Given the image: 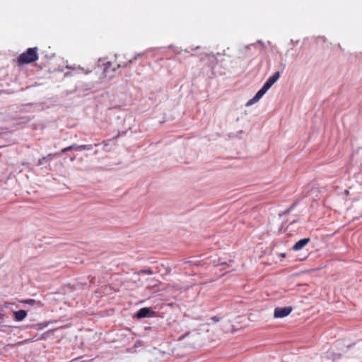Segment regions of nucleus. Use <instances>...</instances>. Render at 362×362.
<instances>
[{
    "label": "nucleus",
    "instance_id": "1",
    "mask_svg": "<svg viewBox=\"0 0 362 362\" xmlns=\"http://www.w3.org/2000/svg\"><path fill=\"white\" fill-rule=\"evenodd\" d=\"M39 58L38 49L37 47H30L21 53L15 62L17 65L21 66L24 64H31L36 62Z\"/></svg>",
    "mask_w": 362,
    "mask_h": 362
},
{
    "label": "nucleus",
    "instance_id": "2",
    "mask_svg": "<svg viewBox=\"0 0 362 362\" xmlns=\"http://www.w3.org/2000/svg\"><path fill=\"white\" fill-rule=\"evenodd\" d=\"M272 86L267 81L264 83L262 88L255 94V95L247 103V106H250L257 103Z\"/></svg>",
    "mask_w": 362,
    "mask_h": 362
},
{
    "label": "nucleus",
    "instance_id": "3",
    "mask_svg": "<svg viewBox=\"0 0 362 362\" xmlns=\"http://www.w3.org/2000/svg\"><path fill=\"white\" fill-rule=\"evenodd\" d=\"M291 306L284 308H276L274 309V317L275 318H282L288 316L292 312Z\"/></svg>",
    "mask_w": 362,
    "mask_h": 362
},
{
    "label": "nucleus",
    "instance_id": "4",
    "mask_svg": "<svg viewBox=\"0 0 362 362\" xmlns=\"http://www.w3.org/2000/svg\"><path fill=\"white\" fill-rule=\"evenodd\" d=\"M310 239L309 238H303L298 240L293 246V250L295 251L300 250L303 248L309 242Z\"/></svg>",
    "mask_w": 362,
    "mask_h": 362
},
{
    "label": "nucleus",
    "instance_id": "5",
    "mask_svg": "<svg viewBox=\"0 0 362 362\" xmlns=\"http://www.w3.org/2000/svg\"><path fill=\"white\" fill-rule=\"evenodd\" d=\"M153 311L148 308H141L136 313V317L138 318H144L146 317L149 315L150 313H152Z\"/></svg>",
    "mask_w": 362,
    "mask_h": 362
},
{
    "label": "nucleus",
    "instance_id": "6",
    "mask_svg": "<svg viewBox=\"0 0 362 362\" xmlns=\"http://www.w3.org/2000/svg\"><path fill=\"white\" fill-rule=\"evenodd\" d=\"M117 61H118V64H117V68L127 67V66H129L132 63H133L134 62H135L136 60V57H133L132 59H128L126 62H122L119 59V57H117Z\"/></svg>",
    "mask_w": 362,
    "mask_h": 362
},
{
    "label": "nucleus",
    "instance_id": "7",
    "mask_svg": "<svg viewBox=\"0 0 362 362\" xmlns=\"http://www.w3.org/2000/svg\"><path fill=\"white\" fill-rule=\"evenodd\" d=\"M13 315L16 321H22L27 316V312L24 310H20L18 311H14Z\"/></svg>",
    "mask_w": 362,
    "mask_h": 362
},
{
    "label": "nucleus",
    "instance_id": "8",
    "mask_svg": "<svg viewBox=\"0 0 362 362\" xmlns=\"http://www.w3.org/2000/svg\"><path fill=\"white\" fill-rule=\"evenodd\" d=\"M279 77H280V73L279 71H276L272 76H270L267 81L273 86L278 81Z\"/></svg>",
    "mask_w": 362,
    "mask_h": 362
},
{
    "label": "nucleus",
    "instance_id": "9",
    "mask_svg": "<svg viewBox=\"0 0 362 362\" xmlns=\"http://www.w3.org/2000/svg\"><path fill=\"white\" fill-rule=\"evenodd\" d=\"M93 148V146L91 144L80 145V146H76L77 151L92 150Z\"/></svg>",
    "mask_w": 362,
    "mask_h": 362
},
{
    "label": "nucleus",
    "instance_id": "10",
    "mask_svg": "<svg viewBox=\"0 0 362 362\" xmlns=\"http://www.w3.org/2000/svg\"><path fill=\"white\" fill-rule=\"evenodd\" d=\"M112 66V63L110 62H107L105 64V67H104V70H103V74L107 76V73L108 72V69L109 68Z\"/></svg>",
    "mask_w": 362,
    "mask_h": 362
},
{
    "label": "nucleus",
    "instance_id": "11",
    "mask_svg": "<svg viewBox=\"0 0 362 362\" xmlns=\"http://www.w3.org/2000/svg\"><path fill=\"white\" fill-rule=\"evenodd\" d=\"M76 146V144H73V145H71V146H68V147H66V148H63V149L61 151L60 153H66V152H67V151H69L73 150V149L74 148V146Z\"/></svg>",
    "mask_w": 362,
    "mask_h": 362
},
{
    "label": "nucleus",
    "instance_id": "12",
    "mask_svg": "<svg viewBox=\"0 0 362 362\" xmlns=\"http://www.w3.org/2000/svg\"><path fill=\"white\" fill-rule=\"evenodd\" d=\"M22 303L28 304L30 305H34L35 304L36 301L34 299H28V300H23Z\"/></svg>",
    "mask_w": 362,
    "mask_h": 362
},
{
    "label": "nucleus",
    "instance_id": "13",
    "mask_svg": "<svg viewBox=\"0 0 362 362\" xmlns=\"http://www.w3.org/2000/svg\"><path fill=\"white\" fill-rule=\"evenodd\" d=\"M139 274H148L151 275L153 274V271L151 269H142L139 272Z\"/></svg>",
    "mask_w": 362,
    "mask_h": 362
},
{
    "label": "nucleus",
    "instance_id": "14",
    "mask_svg": "<svg viewBox=\"0 0 362 362\" xmlns=\"http://www.w3.org/2000/svg\"><path fill=\"white\" fill-rule=\"evenodd\" d=\"M211 320L214 322H218L219 321V318L218 317L214 316L211 317Z\"/></svg>",
    "mask_w": 362,
    "mask_h": 362
},
{
    "label": "nucleus",
    "instance_id": "15",
    "mask_svg": "<svg viewBox=\"0 0 362 362\" xmlns=\"http://www.w3.org/2000/svg\"><path fill=\"white\" fill-rule=\"evenodd\" d=\"M55 154H49L47 155V157H44L43 159H46V158H52L53 156H54Z\"/></svg>",
    "mask_w": 362,
    "mask_h": 362
},
{
    "label": "nucleus",
    "instance_id": "16",
    "mask_svg": "<svg viewBox=\"0 0 362 362\" xmlns=\"http://www.w3.org/2000/svg\"><path fill=\"white\" fill-rule=\"evenodd\" d=\"M141 344V341H137L135 344V346H140Z\"/></svg>",
    "mask_w": 362,
    "mask_h": 362
},
{
    "label": "nucleus",
    "instance_id": "17",
    "mask_svg": "<svg viewBox=\"0 0 362 362\" xmlns=\"http://www.w3.org/2000/svg\"><path fill=\"white\" fill-rule=\"evenodd\" d=\"M102 144H104V146H108V143H107V141H103V143H102Z\"/></svg>",
    "mask_w": 362,
    "mask_h": 362
},
{
    "label": "nucleus",
    "instance_id": "18",
    "mask_svg": "<svg viewBox=\"0 0 362 362\" xmlns=\"http://www.w3.org/2000/svg\"><path fill=\"white\" fill-rule=\"evenodd\" d=\"M218 265H226V263L223 262V263H218L216 264V266H218Z\"/></svg>",
    "mask_w": 362,
    "mask_h": 362
},
{
    "label": "nucleus",
    "instance_id": "19",
    "mask_svg": "<svg viewBox=\"0 0 362 362\" xmlns=\"http://www.w3.org/2000/svg\"><path fill=\"white\" fill-rule=\"evenodd\" d=\"M33 341V339H27V340H25V341Z\"/></svg>",
    "mask_w": 362,
    "mask_h": 362
},
{
    "label": "nucleus",
    "instance_id": "20",
    "mask_svg": "<svg viewBox=\"0 0 362 362\" xmlns=\"http://www.w3.org/2000/svg\"><path fill=\"white\" fill-rule=\"evenodd\" d=\"M78 146V145H76V146H74V150H76V151H77V148H76V146Z\"/></svg>",
    "mask_w": 362,
    "mask_h": 362
}]
</instances>
